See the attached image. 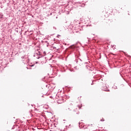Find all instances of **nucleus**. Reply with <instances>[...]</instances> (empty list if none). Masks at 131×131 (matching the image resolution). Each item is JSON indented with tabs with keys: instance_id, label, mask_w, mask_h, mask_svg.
I'll list each match as a JSON object with an SVG mask.
<instances>
[{
	"instance_id": "obj_8",
	"label": "nucleus",
	"mask_w": 131,
	"mask_h": 131,
	"mask_svg": "<svg viewBox=\"0 0 131 131\" xmlns=\"http://www.w3.org/2000/svg\"><path fill=\"white\" fill-rule=\"evenodd\" d=\"M62 13H64L65 12V9L64 10H61Z\"/></svg>"
},
{
	"instance_id": "obj_10",
	"label": "nucleus",
	"mask_w": 131,
	"mask_h": 131,
	"mask_svg": "<svg viewBox=\"0 0 131 131\" xmlns=\"http://www.w3.org/2000/svg\"><path fill=\"white\" fill-rule=\"evenodd\" d=\"M53 29H55V30L57 29V28H56V27H53Z\"/></svg>"
},
{
	"instance_id": "obj_9",
	"label": "nucleus",
	"mask_w": 131,
	"mask_h": 131,
	"mask_svg": "<svg viewBox=\"0 0 131 131\" xmlns=\"http://www.w3.org/2000/svg\"><path fill=\"white\" fill-rule=\"evenodd\" d=\"M45 78H46V77H44V78H43V79H42V80H43V81H45L44 79H45Z\"/></svg>"
},
{
	"instance_id": "obj_6",
	"label": "nucleus",
	"mask_w": 131,
	"mask_h": 131,
	"mask_svg": "<svg viewBox=\"0 0 131 131\" xmlns=\"http://www.w3.org/2000/svg\"><path fill=\"white\" fill-rule=\"evenodd\" d=\"M83 128H84V129H85V128H87L86 126L83 125Z\"/></svg>"
},
{
	"instance_id": "obj_1",
	"label": "nucleus",
	"mask_w": 131,
	"mask_h": 131,
	"mask_svg": "<svg viewBox=\"0 0 131 131\" xmlns=\"http://www.w3.org/2000/svg\"><path fill=\"white\" fill-rule=\"evenodd\" d=\"M34 57H36L37 59H39V58L42 57L40 52L38 50L36 51V53L34 54Z\"/></svg>"
},
{
	"instance_id": "obj_4",
	"label": "nucleus",
	"mask_w": 131,
	"mask_h": 131,
	"mask_svg": "<svg viewBox=\"0 0 131 131\" xmlns=\"http://www.w3.org/2000/svg\"><path fill=\"white\" fill-rule=\"evenodd\" d=\"M15 31H16V32H17V33H18V28H15Z\"/></svg>"
},
{
	"instance_id": "obj_3",
	"label": "nucleus",
	"mask_w": 131,
	"mask_h": 131,
	"mask_svg": "<svg viewBox=\"0 0 131 131\" xmlns=\"http://www.w3.org/2000/svg\"><path fill=\"white\" fill-rule=\"evenodd\" d=\"M61 71L62 72H65V71H66V70H65V68H63L62 69H61Z\"/></svg>"
},
{
	"instance_id": "obj_12",
	"label": "nucleus",
	"mask_w": 131,
	"mask_h": 131,
	"mask_svg": "<svg viewBox=\"0 0 131 131\" xmlns=\"http://www.w3.org/2000/svg\"><path fill=\"white\" fill-rule=\"evenodd\" d=\"M78 107H79V109H80L81 108V107H79V106H78Z\"/></svg>"
},
{
	"instance_id": "obj_5",
	"label": "nucleus",
	"mask_w": 131,
	"mask_h": 131,
	"mask_svg": "<svg viewBox=\"0 0 131 131\" xmlns=\"http://www.w3.org/2000/svg\"><path fill=\"white\" fill-rule=\"evenodd\" d=\"M57 103H58V104H62V102H61L60 100H58Z\"/></svg>"
},
{
	"instance_id": "obj_2",
	"label": "nucleus",
	"mask_w": 131,
	"mask_h": 131,
	"mask_svg": "<svg viewBox=\"0 0 131 131\" xmlns=\"http://www.w3.org/2000/svg\"><path fill=\"white\" fill-rule=\"evenodd\" d=\"M4 17V14L0 12V19H3Z\"/></svg>"
},
{
	"instance_id": "obj_13",
	"label": "nucleus",
	"mask_w": 131,
	"mask_h": 131,
	"mask_svg": "<svg viewBox=\"0 0 131 131\" xmlns=\"http://www.w3.org/2000/svg\"><path fill=\"white\" fill-rule=\"evenodd\" d=\"M66 121V120H63V121Z\"/></svg>"
},
{
	"instance_id": "obj_11",
	"label": "nucleus",
	"mask_w": 131,
	"mask_h": 131,
	"mask_svg": "<svg viewBox=\"0 0 131 131\" xmlns=\"http://www.w3.org/2000/svg\"><path fill=\"white\" fill-rule=\"evenodd\" d=\"M61 100H62V102H64V99L61 98Z\"/></svg>"
},
{
	"instance_id": "obj_7",
	"label": "nucleus",
	"mask_w": 131,
	"mask_h": 131,
	"mask_svg": "<svg viewBox=\"0 0 131 131\" xmlns=\"http://www.w3.org/2000/svg\"><path fill=\"white\" fill-rule=\"evenodd\" d=\"M25 58V56H21V59H24Z\"/></svg>"
}]
</instances>
